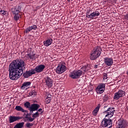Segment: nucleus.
I'll return each mask as SVG.
<instances>
[{
  "label": "nucleus",
  "instance_id": "nucleus-7",
  "mask_svg": "<svg viewBox=\"0 0 128 128\" xmlns=\"http://www.w3.org/2000/svg\"><path fill=\"white\" fill-rule=\"evenodd\" d=\"M128 126V122L126 120L120 118L118 121V125L117 126V128H126V126Z\"/></svg>",
  "mask_w": 128,
  "mask_h": 128
},
{
  "label": "nucleus",
  "instance_id": "nucleus-12",
  "mask_svg": "<svg viewBox=\"0 0 128 128\" xmlns=\"http://www.w3.org/2000/svg\"><path fill=\"white\" fill-rule=\"evenodd\" d=\"M46 86L48 88H52V79L50 78L47 76L44 78Z\"/></svg>",
  "mask_w": 128,
  "mask_h": 128
},
{
  "label": "nucleus",
  "instance_id": "nucleus-4",
  "mask_svg": "<svg viewBox=\"0 0 128 128\" xmlns=\"http://www.w3.org/2000/svg\"><path fill=\"white\" fill-rule=\"evenodd\" d=\"M114 108L110 107L106 110L104 112V114H106V118H112L114 114Z\"/></svg>",
  "mask_w": 128,
  "mask_h": 128
},
{
  "label": "nucleus",
  "instance_id": "nucleus-10",
  "mask_svg": "<svg viewBox=\"0 0 128 128\" xmlns=\"http://www.w3.org/2000/svg\"><path fill=\"white\" fill-rule=\"evenodd\" d=\"M104 88H106V85L104 84H102L98 86L96 88V92L98 94H100L104 92Z\"/></svg>",
  "mask_w": 128,
  "mask_h": 128
},
{
  "label": "nucleus",
  "instance_id": "nucleus-13",
  "mask_svg": "<svg viewBox=\"0 0 128 128\" xmlns=\"http://www.w3.org/2000/svg\"><path fill=\"white\" fill-rule=\"evenodd\" d=\"M104 62L106 66H112V64H114V60L112 58H108L107 57L104 58Z\"/></svg>",
  "mask_w": 128,
  "mask_h": 128
},
{
  "label": "nucleus",
  "instance_id": "nucleus-19",
  "mask_svg": "<svg viewBox=\"0 0 128 128\" xmlns=\"http://www.w3.org/2000/svg\"><path fill=\"white\" fill-rule=\"evenodd\" d=\"M90 64H87L86 66H83L82 68V70L84 72H88V70H90Z\"/></svg>",
  "mask_w": 128,
  "mask_h": 128
},
{
  "label": "nucleus",
  "instance_id": "nucleus-37",
  "mask_svg": "<svg viewBox=\"0 0 128 128\" xmlns=\"http://www.w3.org/2000/svg\"><path fill=\"white\" fill-rule=\"evenodd\" d=\"M125 18L126 20H128V14H126L125 16Z\"/></svg>",
  "mask_w": 128,
  "mask_h": 128
},
{
  "label": "nucleus",
  "instance_id": "nucleus-41",
  "mask_svg": "<svg viewBox=\"0 0 128 128\" xmlns=\"http://www.w3.org/2000/svg\"><path fill=\"white\" fill-rule=\"evenodd\" d=\"M32 112H30V113H28V114H29V116H32Z\"/></svg>",
  "mask_w": 128,
  "mask_h": 128
},
{
  "label": "nucleus",
  "instance_id": "nucleus-28",
  "mask_svg": "<svg viewBox=\"0 0 128 128\" xmlns=\"http://www.w3.org/2000/svg\"><path fill=\"white\" fill-rule=\"evenodd\" d=\"M90 11L88 12L86 14V18H92V13H90Z\"/></svg>",
  "mask_w": 128,
  "mask_h": 128
},
{
  "label": "nucleus",
  "instance_id": "nucleus-16",
  "mask_svg": "<svg viewBox=\"0 0 128 128\" xmlns=\"http://www.w3.org/2000/svg\"><path fill=\"white\" fill-rule=\"evenodd\" d=\"M52 44V39L50 38L47 40L46 41L44 42V44L45 46H50Z\"/></svg>",
  "mask_w": 128,
  "mask_h": 128
},
{
  "label": "nucleus",
  "instance_id": "nucleus-31",
  "mask_svg": "<svg viewBox=\"0 0 128 128\" xmlns=\"http://www.w3.org/2000/svg\"><path fill=\"white\" fill-rule=\"evenodd\" d=\"M30 28H31V30H36L38 28V27L36 25H34L30 26Z\"/></svg>",
  "mask_w": 128,
  "mask_h": 128
},
{
  "label": "nucleus",
  "instance_id": "nucleus-1",
  "mask_svg": "<svg viewBox=\"0 0 128 128\" xmlns=\"http://www.w3.org/2000/svg\"><path fill=\"white\" fill-rule=\"evenodd\" d=\"M26 62L22 59H17L13 60L9 65L8 72L9 78L11 80H16L22 76L25 78H28L32 76V74H35L34 70L31 69L28 71H26L24 73V70L26 68Z\"/></svg>",
  "mask_w": 128,
  "mask_h": 128
},
{
  "label": "nucleus",
  "instance_id": "nucleus-2",
  "mask_svg": "<svg viewBox=\"0 0 128 128\" xmlns=\"http://www.w3.org/2000/svg\"><path fill=\"white\" fill-rule=\"evenodd\" d=\"M100 54H102V48L100 46H98L96 49H94V50L92 51L90 56V60H96V58L100 56Z\"/></svg>",
  "mask_w": 128,
  "mask_h": 128
},
{
  "label": "nucleus",
  "instance_id": "nucleus-24",
  "mask_svg": "<svg viewBox=\"0 0 128 128\" xmlns=\"http://www.w3.org/2000/svg\"><path fill=\"white\" fill-rule=\"evenodd\" d=\"M24 125V122H19L17 124L14 128H22Z\"/></svg>",
  "mask_w": 128,
  "mask_h": 128
},
{
  "label": "nucleus",
  "instance_id": "nucleus-17",
  "mask_svg": "<svg viewBox=\"0 0 128 128\" xmlns=\"http://www.w3.org/2000/svg\"><path fill=\"white\" fill-rule=\"evenodd\" d=\"M24 116L22 118H24V122H30V120L32 118V117L30 116L28 113L27 112L26 114V113L24 114Z\"/></svg>",
  "mask_w": 128,
  "mask_h": 128
},
{
  "label": "nucleus",
  "instance_id": "nucleus-35",
  "mask_svg": "<svg viewBox=\"0 0 128 128\" xmlns=\"http://www.w3.org/2000/svg\"><path fill=\"white\" fill-rule=\"evenodd\" d=\"M0 12L2 13V14H3V16H4V14H6V12H4V10H1Z\"/></svg>",
  "mask_w": 128,
  "mask_h": 128
},
{
  "label": "nucleus",
  "instance_id": "nucleus-9",
  "mask_svg": "<svg viewBox=\"0 0 128 128\" xmlns=\"http://www.w3.org/2000/svg\"><path fill=\"white\" fill-rule=\"evenodd\" d=\"M44 68H46V66L44 64H40L36 66L35 68L33 69V70H34V72H36H36L40 73L42 72H43Z\"/></svg>",
  "mask_w": 128,
  "mask_h": 128
},
{
  "label": "nucleus",
  "instance_id": "nucleus-25",
  "mask_svg": "<svg viewBox=\"0 0 128 128\" xmlns=\"http://www.w3.org/2000/svg\"><path fill=\"white\" fill-rule=\"evenodd\" d=\"M24 106L26 108H30V103L28 102H27L24 104Z\"/></svg>",
  "mask_w": 128,
  "mask_h": 128
},
{
  "label": "nucleus",
  "instance_id": "nucleus-5",
  "mask_svg": "<svg viewBox=\"0 0 128 128\" xmlns=\"http://www.w3.org/2000/svg\"><path fill=\"white\" fill-rule=\"evenodd\" d=\"M82 74V71L81 70H78L77 71H73L70 74V76L72 78L76 79L80 77V76Z\"/></svg>",
  "mask_w": 128,
  "mask_h": 128
},
{
  "label": "nucleus",
  "instance_id": "nucleus-11",
  "mask_svg": "<svg viewBox=\"0 0 128 128\" xmlns=\"http://www.w3.org/2000/svg\"><path fill=\"white\" fill-rule=\"evenodd\" d=\"M40 108V104H33L30 107L29 110L30 111V112H33L36 110H38Z\"/></svg>",
  "mask_w": 128,
  "mask_h": 128
},
{
  "label": "nucleus",
  "instance_id": "nucleus-43",
  "mask_svg": "<svg viewBox=\"0 0 128 128\" xmlns=\"http://www.w3.org/2000/svg\"><path fill=\"white\" fill-rule=\"evenodd\" d=\"M68 2H70V0H68Z\"/></svg>",
  "mask_w": 128,
  "mask_h": 128
},
{
  "label": "nucleus",
  "instance_id": "nucleus-40",
  "mask_svg": "<svg viewBox=\"0 0 128 128\" xmlns=\"http://www.w3.org/2000/svg\"><path fill=\"white\" fill-rule=\"evenodd\" d=\"M42 109L40 108L38 110V112H42Z\"/></svg>",
  "mask_w": 128,
  "mask_h": 128
},
{
  "label": "nucleus",
  "instance_id": "nucleus-6",
  "mask_svg": "<svg viewBox=\"0 0 128 128\" xmlns=\"http://www.w3.org/2000/svg\"><path fill=\"white\" fill-rule=\"evenodd\" d=\"M126 96V92L122 90H119L118 92H116L114 94V100H118L120 98H122V96Z\"/></svg>",
  "mask_w": 128,
  "mask_h": 128
},
{
  "label": "nucleus",
  "instance_id": "nucleus-34",
  "mask_svg": "<svg viewBox=\"0 0 128 128\" xmlns=\"http://www.w3.org/2000/svg\"><path fill=\"white\" fill-rule=\"evenodd\" d=\"M31 96H36V92L34 90L32 91L31 92Z\"/></svg>",
  "mask_w": 128,
  "mask_h": 128
},
{
  "label": "nucleus",
  "instance_id": "nucleus-45",
  "mask_svg": "<svg viewBox=\"0 0 128 128\" xmlns=\"http://www.w3.org/2000/svg\"><path fill=\"white\" fill-rule=\"evenodd\" d=\"M11 0V1H12V0Z\"/></svg>",
  "mask_w": 128,
  "mask_h": 128
},
{
  "label": "nucleus",
  "instance_id": "nucleus-29",
  "mask_svg": "<svg viewBox=\"0 0 128 128\" xmlns=\"http://www.w3.org/2000/svg\"><path fill=\"white\" fill-rule=\"evenodd\" d=\"M28 56L30 58V60H34V58H36V54L32 55L30 54H28Z\"/></svg>",
  "mask_w": 128,
  "mask_h": 128
},
{
  "label": "nucleus",
  "instance_id": "nucleus-27",
  "mask_svg": "<svg viewBox=\"0 0 128 128\" xmlns=\"http://www.w3.org/2000/svg\"><path fill=\"white\" fill-rule=\"evenodd\" d=\"M14 20H20V15L18 14H14Z\"/></svg>",
  "mask_w": 128,
  "mask_h": 128
},
{
  "label": "nucleus",
  "instance_id": "nucleus-44",
  "mask_svg": "<svg viewBox=\"0 0 128 128\" xmlns=\"http://www.w3.org/2000/svg\"><path fill=\"white\" fill-rule=\"evenodd\" d=\"M127 109H128V107H127Z\"/></svg>",
  "mask_w": 128,
  "mask_h": 128
},
{
  "label": "nucleus",
  "instance_id": "nucleus-36",
  "mask_svg": "<svg viewBox=\"0 0 128 128\" xmlns=\"http://www.w3.org/2000/svg\"><path fill=\"white\" fill-rule=\"evenodd\" d=\"M47 98H52V95L50 94H48V95L47 96Z\"/></svg>",
  "mask_w": 128,
  "mask_h": 128
},
{
  "label": "nucleus",
  "instance_id": "nucleus-32",
  "mask_svg": "<svg viewBox=\"0 0 128 128\" xmlns=\"http://www.w3.org/2000/svg\"><path fill=\"white\" fill-rule=\"evenodd\" d=\"M31 30H32V29H31L30 27L29 26L28 28H26V30H25V32H26V34H28L29 32H30Z\"/></svg>",
  "mask_w": 128,
  "mask_h": 128
},
{
  "label": "nucleus",
  "instance_id": "nucleus-8",
  "mask_svg": "<svg viewBox=\"0 0 128 128\" xmlns=\"http://www.w3.org/2000/svg\"><path fill=\"white\" fill-rule=\"evenodd\" d=\"M66 72V66L63 64L58 65L56 68V72L58 74H62Z\"/></svg>",
  "mask_w": 128,
  "mask_h": 128
},
{
  "label": "nucleus",
  "instance_id": "nucleus-23",
  "mask_svg": "<svg viewBox=\"0 0 128 128\" xmlns=\"http://www.w3.org/2000/svg\"><path fill=\"white\" fill-rule=\"evenodd\" d=\"M100 16V12L98 11H95L92 13H91V18H94L96 16Z\"/></svg>",
  "mask_w": 128,
  "mask_h": 128
},
{
  "label": "nucleus",
  "instance_id": "nucleus-30",
  "mask_svg": "<svg viewBox=\"0 0 128 128\" xmlns=\"http://www.w3.org/2000/svg\"><path fill=\"white\" fill-rule=\"evenodd\" d=\"M26 128H30L31 126H34V124L32 123L28 122L26 124Z\"/></svg>",
  "mask_w": 128,
  "mask_h": 128
},
{
  "label": "nucleus",
  "instance_id": "nucleus-20",
  "mask_svg": "<svg viewBox=\"0 0 128 128\" xmlns=\"http://www.w3.org/2000/svg\"><path fill=\"white\" fill-rule=\"evenodd\" d=\"M40 116V114H38V112H36L35 114H34L32 116V118H30V122H34V119L36 118H38V116Z\"/></svg>",
  "mask_w": 128,
  "mask_h": 128
},
{
  "label": "nucleus",
  "instance_id": "nucleus-22",
  "mask_svg": "<svg viewBox=\"0 0 128 128\" xmlns=\"http://www.w3.org/2000/svg\"><path fill=\"white\" fill-rule=\"evenodd\" d=\"M100 104H98V106L92 111L93 116H96V114L98 112V110H100Z\"/></svg>",
  "mask_w": 128,
  "mask_h": 128
},
{
  "label": "nucleus",
  "instance_id": "nucleus-42",
  "mask_svg": "<svg viewBox=\"0 0 128 128\" xmlns=\"http://www.w3.org/2000/svg\"><path fill=\"white\" fill-rule=\"evenodd\" d=\"M94 68H98V65H95Z\"/></svg>",
  "mask_w": 128,
  "mask_h": 128
},
{
  "label": "nucleus",
  "instance_id": "nucleus-14",
  "mask_svg": "<svg viewBox=\"0 0 128 128\" xmlns=\"http://www.w3.org/2000/svg\"><path fill=\"white\" fill-rule=\"evenodd\" d=\"M23 117L20 116H10L9 122L10 124H12V122H16V120H22Z\"/></svg>",
  "mask_w": 128,
  "mask_h": 128
},
{
  "label": "nucleus",
  "instance_id": "nucleus-21",
  "mask_svg": "<svg viewBox=\"0 0 128 128\" xmlns=\"http://www.w3.org/2000/svg\"><path fill=\"white\" fill-rule=\"evenodd\" d=\"M32 82H24L22 84L21 88H22V90H24L25 88H28V86H30Z\"/></svg>",
  "mask_w": 128,
  "mask_h": 128
},
{
  "label": "nucleus",
  "instance_id": "nucleus-3",
  "mask_svg": "<svg viewBox=\"0 0 128 128\" xmlns=\"http://www.w3.org/2000/svg\"><path fill=\"white\" fill-rule=\"evenodd\" d=\"M112 120L110 119H106V118H104L102 122H101V126H102V128H110L112 126Z\"/></svg>",
  "mask_w": 128,
  "mask_h": 128
},
{
  "label": "nucleus",
  "instance_id": "nucleus-39",
  "mask_svg": "<svg viewBox=\"0 0 128 128\" xmlns=\"http://www.w3.org/2000/svg\"><path fill=\"white\" fill-rule=\"evenodd\" d=\"M107 78H108V77H104V78H103V80H107Z\"/></svg>",
  "mask_w": 128,
  "mask_h": 128
},
{
  "label": "nucleus",
  "instance_id": "nucleus-26",
  "mask_svg": "<svg viewBox=\"0 0 128 128\" xmlns=\"http://www.w3.org/2000/svg\"><path fill=\"white\" fill-rule=\"evenodd\" d=\"M102 98H103V100L104 102H106L108 100V96L106 94H102Z\"/></svg>",
  "mask_w": 128,
  "mask_h": 128
},
{
  "label": "nucleus",
  "instance_id": "nucleus-33",
  "mask_svg": "<svg viewBox=\"0 0 128 128\" xmlns=\"http://www.w3.org/2000/svg\"><path fill=\"white\" fill-rule=\"evenodd\" d=\"M50 100H52V98H46V104H50Z\"/></svg>",
  "mask_w": 128,
  "mask_h": 128
},
{
  "label": "nucleus",
  "instance_id": "nucleus-18",
  "mask_svg": "<svg viewBox=\"0 0 128 128\" xmlns=\"http://www.w3.org/2000/svg\"><path fill=\"white\" fill-rule=\"evenodd\" d=\"M15 110L18 112H28V111L24 110V108L20 106H16Z\"/></svg>",
  "mask_w": 128,
  "mask_h": 128
},
{
  "label": "nucleus",
  "instance_id": "nucleus-38",
  "mask_svg": "<svg viewBox=\"0 0 128 128\" xmlns=\"http://www.w3.org/2000/svg\"><path fill=\"white\" fill-rule=\"evenodd\" d=\"M104 76L105 78L108 77V74H104Z\"/></svg>",
  "mask_w": 128,
  "mask_h": 128
},
{
  "label": "nucleus",
  "instance_id": "nucleus-15",
  "mask_svg": "<svg viewBox=\"0 0 128 128\" xmlns=\"http://www.w3.org/2000/svg\"><path fill=\"white\" fill-rule=\"evenodd\" d=\"M21 8L20 6H18L17 8H12V11L13 14H18L20 12Z\"/></svg>",
  "mask_w": 128,
  "mask_h": 128
}]
</instances>
